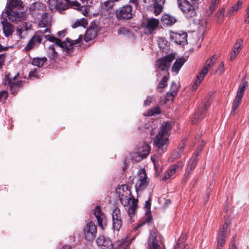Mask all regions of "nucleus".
Here are the masks:
<instances>
[{
    "label": "nucleus",
    "instance_id": "obj_1",
    "mask_svg": "<svg viewBox=\"0 0 249 249\" xmlns=\"http://www.w3.org/2000/svg\"><path fill=\"white\" fill-rule=\"evenodd\" d=\"M172 125L169 122L163 123L160 131L154 140V144L157 148L159 154H162L165 151L168 145L169 132Z\"/></svg>",
    "mask_w": 249,
    "mask_h": 249
},
{
    "label": "nucleus",
    "instance_id": "obj_2",
    "mask_svg": "<svg viewBox=\"0 0 249 249\" xmlns=\"http://www.w3.org/2000/svg\"><path fill=\"white\" fill-rule=\"evenodd\" d=\"M44 37L48 41L54 43L57 46L63 48L68 54L73 52V46L80 43L82 40V36H79L78 39L71 40L67 38L62 42L59 38H56L50 35H44Z\"/></svg>",
    "mask_w": 249,
    "mask_h": 249
},
{
    "label": "nucleus",
    "instance_id": "obj_3",
    "mask_svg": "<svg viewBox=\"0 0 249 249\" xmlns=\"http://www.w3.org/2000/svg\"><path fill=\"white\" fill-rule=\"evenodd\" d=\"M177 5L179 9L188 18L194 17L196 13V4H192L188 0H177Z\"/></svg>",
    "mask_w": 249,
    "mask_h": 249
},
{
    "label": "nucleus",
    "instance_id": "obj_4",
    "mask_svg": "<svg viewBox=\"0 0 249 249\" xmlns=\"http://www.w3.org/2000/svg\"><path fill=\"white\" fill-rule=\"evenodd\" d=\"M47 33L50 34L51 30L50 29H45L43 31H37L25 47V51L27 52L33 49L35 47H38L42 41V36Z\"/></svg>",
    "mask_w": 249,
    "mask_h": 249
},
{
    "label": "nucleus",
    "instance_id": "obj_5",
    "mask_svg": "<svg viewBox=\"0 0 249 249\" xmlns=\"http://www.w3.org/2000/svg\"><path fill=\"white\" fill-rule=\"evenodd\" d=\"M115 16L119 20H127L133 18L132 7L127 4L118 8L115 11Z\"/></svg>",
    "mask_w": 249,
    "mask_h": 249
},
{
    "label": "nucleus",
    "instance_id": "obj_6",
    "mask_svg": "<svg viewBox=\"0 0 249 249\" xmlns=\"http://www.w3.org/2000/svg\"><path fill=\"white\" fill-rule=\"evenodd\" d=\"M151 199L149 198V199L145 201V203L144 205V208L145 209V215L143 216L140 221V222L137 224V226L134 227V230L136 231L138 228L142 227L144 225L147 224L148 225L151 224L152 221V217L151 214Z\"/></svg>",
    "mask_w": 249,
    "mask_h": 249
},
{
    "label": "nucleus",
    "instance_id": "obj_7",
    "mask_svg": "<svg viewBox=\"0 0 249 249\" xmlns=\"http://www.w3.org/2000/svg\"><path fill=\"white\" fill-rule=\"evenodd\" d=\"M248 85V82L243 81L242 83L239 86L238 89L236 97L234 100L231 114L234 115L235 114V111L237 109L239 106L241 99L244 95V93L245 90V89Z\"/></svg>",
    "mask_w": 249,
    "mask_h": 249
},
{
    "label": "nucleus",
    "instance_id": "obj_8",
    "mask_svg": "<svg viewBox=\"0 0 249 249\" xmlns=\"http://www.w3.org/2000/svg\"><path fill=\"white\" fill-rule=\"evenodd\" d=\"M160 24V21L155 18H146L142 23V26L144 28L146 33L152 35Z\"/></svg>",
    "mask_w": 249,
    "mask_h": 249
},
{
    "label": "nucleus",
    "instance_id": "obj_9",
    "mask_svg": "<svg viewBox=\"0 0 249 249\" xmlns=\"http://www.w3.org/2000/svg\"><path fill=\"white\" fill-rule=\"evenodd\" d=\"M175 58V55L172 54L160 58L157 61L156 66L158 69L162 71H167L171 66V62Z\"/></svg>",
    "mask_w": 249,
    "mask_h": 249
},
{
    "label": "nucleus",
    "instance_id": "obj_10",
    "mask_svg": "<svg viewBox=\"0 0 249 249\" xmlns=\"http://www.w3.org/2000/svg\"><path fill=\"white\" fill-rule=\"evenodd\" d=\"M150 149V147L148 144L143 143L142 145L139 147L138 151L132 155V160L137 162L141 161L148 155Z\"/></svg>",
    "mask_w": 249,
    "mask_h": 249
},
{
    "label": "nucleus",
    "instance_id": "obj_11",
    "mask_svg": "<svg viewBox=\"0 0 249 249\" xmlns=\"http://www.w3.org/2000/svg\"><path fill=\"white\" fill-rule=\"evenodd\" d=\"M5 13L9 20L13 22L24 20L26 17L25 12L16 10H6Z\"/></svg>",
    "mask_w": 249,
    "mask_h": 249
},
{
    "label": "nucleus",
    "instance_id": "obj_12",
    "mask_svg": "<svg viewBox=\"0 0 249 249\" xmlns=\"http://www.w3.org/2000/svg\"><path fill=\"white\" fill-rule=\"evenodd\" d=\"M120 200L123 205L124 206H127L128 207V212L129 215H134L137 208V200L135 199L133 196L127 197L124 199L123 196L120 197Z\"/></svg>",
    "mask_w": 249,
    "mask_h": 249
},
{
    "label": "nucleus",
    "instance_id": "obj_13",
    "mask_svg": "<svg viewBox=\"0 0 249 249\" xmlns=\"http://www.w3.org/2000/svg\"><path fill=\"white\" fill-rule=\"evenodd\" d=\"M83 231L85 239L88 241H92L96 237L97 227L93 222L90 221L85 226Z\"/></svg>",
    "mask_w": 249,
    "mask_h": 249
},
{
    "label": "nucleus",
    "instance_id": "obj_14",
    "mask_svg": "<svg viewBox=\"0 0 249 249\" xmlns=\"http://www.w3.org/2000/svg\"><path fill=\"white\" fill-rule=\"evenodd\" d=\"M96 242L99 249H117L110 239L103 235L99 236Z\"/></svg>",
    "mask_w": 249,
    "mask_h": 249
},
{
    "label": "nucleus",
    "instance_id": "obj_15",
    "mask_svg": "<svg viewBox=\"0 0 249 249\" xmlns=\"http://www.w3.org/2000/svg\"><path fill=\"white\" fill-rule=\"evenodd\" d=\"M209 105V104L207 105L203 103L199 106L197 111L193 116L191 121L192 124H196L204 118L205 113L208 109V106Z\"/></svg>",
    "mask_w": 249,
    "mask_h": 249
},
{
    "label": "nucleus",
    "instance_id": "obj_16",
    "mask_svg": "<svg viewBox=\"0 0 249 249\" xmlns=\"http://www.w3.org/2000/svg\"><path fill=\"white\" fill-rule=\"evenodd\" d=\"M148 180L145 170L140 172L139 178L136 183L135 188L137 192L143 190L148 185Z\"/></svg>",
    "mask_w": 249,
    "mask_h": 249
},
{
    "label": "nucleus",
    "instance_id": "obj_17",
    "mask_svg": "<svg viewBox=\"0 0 249 249\" xmlns=\"http://www.w3.org/2000/svg\"><path fill=\"white\" fill-rule=\"evenodd\" d=\"M112 228L114 230L119 231L122 226L121 214L120 209L115 208L112 213Z\"/></svg>",
    "mask_w": 249,
    "mask_h": 249
},
{
    "label": "nucleus",
    "instance_id": "obj_18",
    "mask_svg": "<svg viewBox=\"0 0 249 249\" xmlns=\"http://www.w3.org/2000/svg\"><path fill=\"white\" fill-rule=\"evenodd\" d=\"M93 213L97 219L98 226L103 230L104 226L107 225V218L100 206H96L93 210Z\"/></svg>",
    "mask_w": 249,
    "mask_h": 249
},
{
    "label": "nucleus",
    "instance_id": "obj_19",
    "mask_svg": "<svg viewBox=\"0 0 249 249\" xmlns=\"http://www.w3.org/2000/svg\"><path fill=\"white\" fill-rule=\"evenodd\" d=\"M187 34L186 32H173L170 33L171 40L176 44L184 45L187 42Z\"/></svg>",
    "mask_w": 249,
    "mask_h": 249
},
{
    "label": "nucleus",
    "instance_id": "obj_20",
    "mask_svg": "<svg viewBox=\"0 0 249 249\" xmlns=\"http://www.w3.org/2000/svg\"><path fill=\"white\" fill-rule=\"evenodd\" d=\"M148 249H160L157 238V230H152L148 239Z\"/></svg>",
    "mask_w": 249,
    "mask_h": 249
},
{
    "label": "nucleus",
    "instance_id": "obj_21",
    "mask_svg": "<svg viewBox=\"0 0 249 249\" xmlns=\"http://www.w3.org/2000/svg\"><path fill=\"white\" fill-rule=\"evenodd\" d=\"M62 2V0H49L48 2L51 10H56L61 13L68 8V5L63 4Z\"/></svg>",
    "mask_w": 249,
    "mask_h": 249
},
{
    "label": "nucleus",
    "instance_id": "obj_22",
    "mask_svg": "<svg viewBox=\"0 0 249 249\" xmlns=\"http://www.w3.org/2000/svg\"><path fill=\"white\" fill-rule=\"evenodd\" d=\"M203 145H204V144H203V145L201 146V147L198 149V152L196 154V156H193L192 157V158L191 159V160H190V162L189 163V164L186 168V171L184 175V176L186 177H188L189 176V175L190 174L191 172L195 168V167L197 164V155H198V153L200 152L202 150Z\"/></svg>",
    "mask_w": 249,
    "mask_h": 249
},
{
    "label": "nucleus",
    "instance_id": "obj_23",
    "mask_svg": "<svg viewBox=\"0 0 249 249\" xmlns=\"http://www.w3.org/2000/svg\"><path fill=\"white\" fill-rule=\"evenodd\" d=\"M80 1L81 3H80L79 10L82 11V13L84 16H86L88 14L87 7L95 4L97 2L96 0H80Z\"/></svg>",
    "mask_w": 249,
    "mask_h": 249
},
{
    "label": "nucleus",
    "instance_id": "obj_24",
    "mask_svg": "<svg viewBox=\"0 0 249 249\" xmlns=\"http://www.w3.org/2000/svg\"><path fill=\"white\" fill-rule=\"evenodd\" d=\"M165 0H156L154 3L151 5V7L154 8V13L156 16L159 15L163 11V5Z\"/></svg>",
    "mask_w": 249,
    "mask_h": 249
},
{
    "label": "nucleus",
    "instance_id": "obj_25",
    "mask_svg": "<svg viewBox=\"0 0 249 249\" xmlns=\"http://www.w3.org/2000/svg\"><path fill=\"white\" fill-rule=\"evenodd\" d=\"M182 167V165L179 166L177 164H174L171 166L169 169L164 173V176L162 178L163 180H166L171 178L176 173L177 170L180 167Z\"/></svg>",
    "mask_w": 249,
    "mask_h": 249
},
{
    "label": "nucleus",
    "instance_id": "obj_26",
    "mask_svg": "<svg viewBox=\"0 0 249 249\" xmlns=\"http://www.w3.org/2000/svg\"><path fill=\"white\" fill-rule=\"evenodd\" d=\"M1 23L3 26V31L5 36H11L14 31V26L4 20L2 21Z\"/></svg>",
    "mask_w": 249,
    "mask_h": 249
},
{
    "label": "nucleus",
    "instance_id": "obj_27",
    "mask_svg": "<svg viewBox=\"0 0 249 249\" xmlns=\"http://www.w3.org/2000/svg\"><path fill=\"white\" fill-rule=\"evenodd\" d=\"M51 26V19L49 17L48 14L44 13L41 16L40 20L39 22V26L40 27H46V29H49Z\"/></svg>",
    "mask_w": 249,
    "mask_h": 249
},
{
    "label": "nucleus",
    "instance_id": "obj_28",
    "mask_svg": "<svg viewBox=\"0 0 249 249\" xmlns=\"http://www.w3.org/2000/svg\"><path fill=\"white\" fill-rule=\"evenodd\" d=\"M24 8L21 0H9L6 10H20Z\"/></svg>",
    "mask_w": 249,
    "mask_h": 249
},
{
    "label": "nucleus",
    "instance_id": "obj_29",
    "mask_svg": "<svg viewBox=\"0 0 249 249\" xmlns=\"http://www.w3.org/2000/svg\"><path fill=\"white\" fill-rule=\"evenodd\" d=\"M44 8V4L39 2L32 3L29 7V12L32 15L37 14L39 11L43 10Z\"/></svg>",
    "mask_w": 249,
    "mask_h": 249
},
{
    "label": "nucleus",
    "instance_id": "obj_30",
    "mask_svg": "<svg viewBox=\"0 0 249 249\" xmlns=\"http://www.w3.org/2000/svg\"><path fill=\"white\" fill-rule=\"evenodd\" d=\"M185 61L186 59L183 57L177 59L172 67V71L175 72L176 74H178Z\"/></svg>",
    "mask_w": 249,
    "mask_h": 249
},
{
    "label": "nucleus",
    "instance_id": "obj_31",
    "mask_svg": "<svg viewBox=\"0 0 249 249\" xmlns=\"http://www.w3.org/2000/svg\"><path fill=\"white\" fill-rule=\"evenodd\" d=\"M215 59L216 58L214 55L212 56L211 58L207 60L204 67L200 71L203 74V75H206L208 73V70L214 64Z\"/></svg>",
    "mask_w": 249,
    "mask_h": 249
},
{
    "label": "nucleus",
    "instance_id": "obj_32",
    "mask_svg": "<svg viewBox=\"0 0 249 249\" xmlns=\"http://www.w3.org/2000/svg\"><path fill=\"white\" fill-rule=\"evenodd\" d=\"M97 36V31L93 28L88 29L85 35L84 40L86 42H89V41L94 39Z\"/></svg>",
    "mask_w": 249,
    "mask_h": 249
},
{
    "label": "nucleus",
    "instance_id": "obj_33",
    "mask_svg": "<svg viewBox=\"0 0 249 249\" xmlns=\"http://www.w3.org/2000/svg\"><path fill=\"white\" fill-rule=\"evenodd\" d=\"M8 83L9 84H11L10 89L12 93H17L23 84L22 81L12 83V80L10 78H9Z\"/></svg>",
    "mask_w": 249,
    "mask_h": 249
},
{
    "label": "nucleus",
    "instance_id": "obj_34",
    "mask_svg": "<svg viewBox=\"0 0 249 249\" xmlns=\"http://www.w3.org/2000/svg\"><path fill=\"white\" fill-rule=\"evenodd\" d=\"M162 20L163 24L166 25H172L177 21V19L175 17L169 15L163 16L162 18Z\"/></svg>",
    "mask_w": 249,
    "mask_h": 249
},
{
    "label": "nucleus",
    "instance_id": "obj_35",
    "mask_svg": "<svg viewBox=\"0 0 249 249\" xmlns=\"http://www.w3.org/2000/svg\"><path fill=\"white\" fill-rule=\"evenodd\" d=\"M47 60V59L46 57H43L42 58L37 57L33 59L32 64L35 66L41 68L43 66Z\"/></svg>",
    "mask_w": 249,
    "mask_h": 249
},
{
    "label": "nucleus",
    "instance_id": "obj_36",
    "mask_svg": "<svg viewBox=\"0 0 249 249\" xmlns=\"http://www.w3.org/2000/svg\"><path fill=\"white\" fill-rule=\"evenodd\" d=\"M204 75H203V74L201 72L199 73V74L197 75L192 86L193 90H195L197 89V87L200 85L201 82L203 80Z\"/></svg>",
    "mask_w": 249,
    "mask_h": 249
},
{
    "label": "nucleus",
    "instance_id": "obj_37",
    "mask_svg": "<svg viewBox=\"0 0 249 249\" xmlns=\"http://www.w3.org/2000/svg\"><path fill=\"white\" fill-rule=\"evenodd\" d=\"M48 56L51 60H55L57 57V53L55 51L54 46L51 45L48 48Z\"/></svg>",
    "mask_w": 249,
    "mask_h": 249
},
{
    "label": "nucleus",
    "instance_id": "obj_38",
    "mask_svg": "<svg viewBox=\"0 0 249 249\" xmlns=\"http://www.w3.org/2000/svg\"><path fill=\"white\" fill-rule=\"evenodd\" d=\"M243 40L241 39H239L234 44L233 48L232 51L234 52V53L238 54L243 47Z\"/></svg>",
    "mask_w": 249,
    "mask_h": 249
},
{
    "label": "nucleus",
    "instance_id": "obj_39",
    "mask_svg": "<svg viewBox=\"0 0 249 249\" xmlns=\"http://www.w3.org/2000/svg\"><path fill=\"white\" fill-rule=\"evenodd\" d=\"M169 77V73H167V75L164 76L162 78L161 80L159 83L158 86V89L160 90V89H162L166 87L167 85V81ZM161 92V90H159Z\"/></svg>",
    "mask_w": 249,
    "mask_h": 249
},
{
    "label": "nucleus",
    "instance_id": "obj_40",
    "mask_svg": "<svg viewBox=\"0 0 249 249\" xmlns=\"http://www.w3.org/2000/svg\"><path fill=\"white\" fill-rule=\"evenodd\" d=\"M178 87L174 82H172L170 92L167 93V96H172V98L176 96L178 91Z\"/></svg>",
    "mask_w": 249,
    "mask_h": 249
},
{
    "label": "nucleus",
    "instance_id": "obj_41",
    "mask_svg": "<svg viewBox=\"0 0 249 249\" xmlns=\"http://www.w3.org/2000/svg\"><path fill=\"white\" fill-rule=\"evenodd\" d=\"M88 25V23L85 18H83L77 20L76 22L73 24V28H76L79 26H83L84 27H86Z\"/></svg>",
    "mask_w": 249,
    "mask_h": 249
},
{
    "label": "nucleus",
    "instance_id": "obj_42",
    "mask_svg": "<svg viewBox=\"0 0 249 249\" xmlns=\"http://www.w3.org/2000/svg\"><path fill=\"white\" fill-rule=\"evenodd\" d=\"M228 227L229 224L227 222H226L222 226V227L220 229L218 236H225V237H226Z\"/></svg>",
    "mask_w": 249,
    "mask_h": 249
},
{
    "label": "nucleus",
    "instance_id": "obj_43",
    "mask_svg": "<svg viewBox=\"0 0 249 249\" xmlns=\"http://www.w3.org/2000/svg\"><path fill=\"white\" fill-rule=\"evenodd\" d=\"M118 2L117 0H108L104 2V6L106 9H110L114 6L115 2Z\"/></svg>",
    "mask_w": 249,
    "mask_h": 249
},
{
    "label": "nucleus",
    "instance_id": "obj_44",
    "mask_svg": "<svg viewBox=\"0 0 249 249\" xmlns=\"http://www.w3.org/2000/svg\"><path fill=\"white\" fill-rule=\"evenodd\" d=\"M67 3L71 6H73L74 8L79 9L80 7V3L76 1H71L69 0H66Z\"/></svg>",
    "mask_w": 249,
    "mask_h": 249
},
{
    "label": "nucleus",
    "instance_id": "obj_45",
    "mask_svg": "<svg viewBox=\"0 0 249 249\" xmlns=\"http://www.w3.org/2000/svg\"><path fill=\"white\" fill-rule=\"evenodd\" d=\"M225 236H218L217 247H220L221 249V247L225 244Z\"/></svg>",
    "mask_w": 249,
    "mask_h": 249
},
{
    "label": "nucleus",
    "instance_id": "obj_46",
    "mask_svg": "<svg viewBox=\"0 0 249 249\" xmlns=\"http://www.w3.org/2000/svg\"><path fill=\"white\" fill-rule=\"evenodd\" d=\"M186 240V235L185 234H182L177 241L176 248H178L180 244L185 242Z\"/></svg>",
    "mask_w": 249,
    "mask_h": 249
},
{
    "label": "nucleus",
    "instance_id": "obj_47",
    "mask_svg": "<svg viewBox=\"0 0 249 249\" xmlns=\"http://www.w3.org/2000/svg\"><path fill=\"white\" fill-rule=\"evenodd\" d=\"M242 4L243 2L241 0H238L236 5L232 7V12H236L241 7Z\"/></svg>",
    "mask_w": 249,
    "mask_h": 249
},
{
    "label": "nucleus",
    "instance_id": "obj_48",
    "mask_svg": "<svg viewBox=\"0 0 249 249\" xmlns=\"http://www.w3.org/2000/svg\"><path fill=\"white\" fill-rule=\"evenodd\" d=\"M8 92L5 90L0 92V102L4 101L8 97Z\"/></svg>",
    "mask_w": 249,
    "mask_h": 249
},
{
    "label": "nucleus",
    "instance_id": "obj_49",
    "mask_svg": "<svg viewBox=\"0 0 249 249\" xmlns=\"http://www.w3.org/2000/svg\"><path fill=\"white\" fill-rule=\"evenodd\" d=\"M224 64L223 62H221L217 69L216 70V72L221 74L224 72Z\"/></svg>",
    "mask_w": 249,
    "mask_h": 249
},
{
    "label": "nucleus",
    "instance_id": "obj_50",
    "mask_svg": "<svg viewBox=\"0 0 249 249\" xmlns=\"http://www.w3.org/2000/svg\"><path fill=\"white\" fill-rule=\"evenodd\" d=\"M128 30L126 28L122 27L117 30V34L118 35H124L128 32Z\"/></svg>",
    "mask_w": 249,
    "mask_h": 249
},
{
    "label": "nucleus",
    "instance_id": "obj_51",
    "mask_svg": "<svg viewBox=\"0 0 249 249\" xmlns=\"http://www.w3.org/2000/svg\"><path fill=\"white\" fill-rule=\"evenodd\" d=\"M156 0H143V2L146 6H151L154 3Z\"/></svg>",
    "mask_w": 249,
    "mask_h": 249
},
{
    "label": "nucleus",
    "instance_id": "obj_52",
    "mask_svg": "<svg viewBox=\"0 0 249 249\" xmlns=\"http://www.w3.org/2000/svg\"><path fill=\"white\" fill-rule=\"evenodd\" d=\"M5 58V54L2 53L0 54V69L2 68V66L4 63V60Z\"/></svg>",
    "mask_w": 249,
    "mask_h": 249
},
{
    "label": "nucleus",
    "instance_id": "obj_53",
    "mask_svg": "<svg viewBox=\"0 0 249 249\" xmlns=\"http://www.w3.org/2000/svg\"><path fill=\"white\" fill-rule=\"evenodd\" d=\"M129 3L132 4L136 9H137L139 6L138 0H129Z\"/></svg>",
    "mask_w": 249,
    "mask_h": 249
},
{
    "label": "nucleus",
    "instance_id": "obj_54",
    "mask_svg": "<svg viewBox=\"0 0 249 249\" xmlns=\"http://www.w3.org/2000/svg\"><path fill=\"white\" fill-rule=\"evenodd\" d=\"M29 75L30 77H38L37 73V70L36 69H34L33 71H31L29 72Z\"/></svg>",
    "mask_w": 249,
    "mask_h": 249
},
{
    "label": "nucleus",
    "instance_id": "obj_55",
    "mask_svg": "<svg viewBox=\"0 0 249 249\" xmlns=\"http://www.w3.org/2000/svg\"><path fill=\"white\" fill-rule=\"evenodd\" d=\"M217 6L215 4L211 3L210 7H209V11H210L209 14H212L213 12V11L215 10Z\"/></svg>",
    "mask_w": 249,
    "mask_h": 249
},
{
    "label": "nucleus",
    "instance_id": "obj_56",
    "mask_svg": "<svg viewBox=\"0 0 249 249\" xmlns=\"http://www.w3.org/2000/svg\"><path fill=\"white\" fill-rule=\"evenodd\" d=\"M153 101V98L152 97H148L147 99L144 101V105L146 106H149Z\"/></svg>",
    "mask_w": 249,
    "mask_h": 249
},
{
    "label": "nucleus",
    "instance_id": "obj_57",
    "mask_svg": "<svg viewBox=\"0 0 249 249\" xmlns=\"http://www.w3.org/2000/svg\"><path fill=\"white\" fill-rule=\"evenodd\" d=\"M247 14L245 17V22L249 23V5L248 6L247 10Z\"/></svg>",
    "mask_w": 249,
    "mask_h": 249
},
{
    "label": "nucleus",
    "instance_id": "obj_58",
    "mask_svg": "<svg viewBox=\"0 0 249 249\" xmlns=\"http://www.w3.org/2000/svg\"><path fill=\"white\" fill-rule=\"evenodd\" d=\"M66 31L65 30H62L57 33V35L58 36L60 37H63L65 36Z\"/></svg>",
    "mask_w": 249,
    "mask_h": 249
},
{
    "label": "nucleus",
    "instance_id": "obj_59",
    "mask_svg": "<svg viewBox=\"0 0 249 249\" xmlns=\"http://www.w3.org/2000/svg\"><path fill=\"white\" fill-rule=\"evenodd\" d=\"M224 9H221V10H219L217 13V16L219 18H223L224 17Z\"/></svg>",
    "mask_w": 249,
    "mask_h": 249
},
{
    "label": "nucleus",
    "instance_id": "obj_60",
    "mask_svg": "<svg viewBox=\"0 0 249 249\" xmlns=\"http://www.w3.org/2000/svg\"><path fill=\"white\" fill-rule=\"evenodd\" d=\"M237 54H238L237 53H234V52L233 51H232L231 52V55H230V59L231 60H234L236 58Z\"/></svg>",
    "mask_w": 249,
    "mask_h": 249
},
{
    "label": "nucleus",
    "instance_id": "obj_61",
    "mask_svg": "<svg viewBox=\"0 0 249 249\" xmlns=\"http://www.w3.org/2000/svg\"><path fill=\"white\" fill-rule=\"evenodd\" d=\"M8 47H3L1 44H0V52L6 51L8 49Z\"/></svg>",
    "mask_w": 249,
    "mask_h": 249
},
{
    "label": "nucleus",
    "instance_id": "obj_62",
    "mask_svg": "<svg viewBox=\"0 0 249 249\" xmlns=\"http://www.w3.org/2000/svg\"><path fill=\"white\" fill-rule=\"evenodd\" d=\"M220 0H211V3L218 5Z\"/></svg>",
    "mask_w": 249,
    "mask_h": 249
},
{
    "label": "nucleus",
    "instance_id": "obj_63",
    "mask_svg": "<svg viewBox=\"0 0 249 249\" xmlns=\"http://www.w3.org/2000/svg\"><path fill=\"white\" fill-rule=\"evenodd\" d=\"M229 249H236L235 245L232 243L231 245L230 246Z\"/></svg>",
    "mask_w": 249,
    "mask_h": 249
},
{
    "label": "nucleus",
    "instance_id": "obj_64",
    "mask_svg": "<svg viewBox=\"0 0 249 249\" xmlns=\"http://www.w3.org/2000/svg\"><path fill=\"white\" fill-rule=\"evenodd\" d=\"M62 249H71V247L70 246H65L62 247Z\"/></svg>",
    "mask_w": 249,
    "mask_h": 249
}]
</instances>
